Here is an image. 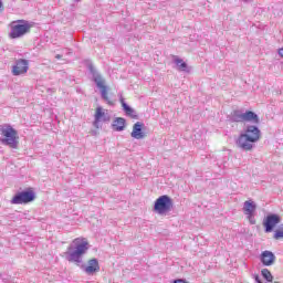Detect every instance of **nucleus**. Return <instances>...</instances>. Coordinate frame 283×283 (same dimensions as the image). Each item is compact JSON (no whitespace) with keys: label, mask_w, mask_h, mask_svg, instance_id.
<instances>
[{"label":"nucleus","mask_w":283,"mask_h":283,"mask_svg":"<svg viewBox=\"0 0 283 283\" xmlns=\"http://www.w3.org/2000/svg\"><path fill=\"white\" fill-rule=\"evenodd\" d=\"M36 199V193L32 190H24L14 195L11 205H30Z\"/></svg>","instance_id":"8"},{"label":"nucleus","mask_w":283,"mask_h":283,"mask_svg":"<svg viewBox=\"0 0 283 283\" xmlns=\"http://www.w3.org/2000/svg\"><path fill=\"white\" fill-rule=\"evenodd\" d=\"M0 277H1L2 282H4V283L10 282V276H8V274H0Z\"/></svg>","instance_id":"21"},{"label":"nucleus","mask_w":283,"mask_h":283,"mask_svg":"<svg viewBox=\"0 0 283 283\" xmlns=\"http://www.w3.org/2000/svg\"><path fill=\"white\" fill-rule=\"evenodd\" d=\"M143 127H145L143 122H136L133 126V132L130 133L132 138H135L136 140H143V138H145Z\"/></svg>","instance_id":"14"},{"label":"nucleus","mask_w":283,"mask_h":283,"mask_svg":"<svg viewBox=\"0 0 283 283\" xmlns=\"http://www.w3.org/2000/svg\"><path fill=\"white\" fill-rule=\"evenodd\" d=\"M174 209V200L171 197L164 195L156 199L154 211L159 216H165V213H169Z\"/></svg>","instance_id":"7"},{"label":"nucleus","mask_w":283,"mask_h":283,"mask_svg":"<svg viewBox=\"0 0 283 283\" xmlns=\"http://www.w3.org/2000/svg\"><path fill=\"white\" fill-rule=\"evenodd\" d=\"M119 102L122 103V107L126 114V116H129L130 118H138V114L132 106L127 105L125 102V98H123V95L119 96Z\"/></svg>","instance_id":"16"},{"label":"nucleus","mask_w":283,"mask_h":283,"mask_svg":"<svg viewBox=\"0 0 283 283\" xmlns=\"http://www.w3.org/2000/svg\"><path fill=\"white\" fill-rule=\"evenodd\" d=\"M109 114L103 111V107L98 106L94 115L93 126L96 129L101 128V123H109Z\"/></svg>","instance_id":"10"},{"label":"nucleus","mask_w":283,"mask_h":283,"mask_svg":"<svg viewBox=\"0 0 283 283\" xmlns=\"http://www.w3.org/2000/svg\"><path fill=\"white\" fill-rule=\"evenodd\" d=\"M255 209H256V206H255V202L253 201H245L243 203V211L245 216H248L251 224H255V220L251 219L253 218V213H255Z\"/></svg>","instance_id":"15"},{"label":"nucleus","mask_w":283,"mask_h":283,"mask_svg":"<svg viewBox=\"0 0 283 283\" xmlns=\"http://www.w3.org/2000/svg\"><path fill=\"white\" fill-rule=\"evenodd\" d=\"M28 70H30V61L25 59H18L12 66L13 76H21L23 74H28Z\"/></svg>","instance_id":"9"},{"label":"nucleus","mask_w":283,"mask_h":283,"mask_svg":"<svg viewBox=\"0 0 283 283\" xmlns=\"http://www.w3.org/2000/svg\"><path fill=\"white\" fill-rule=\"evenodd\" d=\"M254 280L256 283H262V280H260V276L258 274L254 275Z\"/></svg>","instance_id":"22"},{"label":"nucleus","mask_w":283,"mask_h":283,"mask_svg":"<svg viewBox=\"0 0 283 283\" xmlns=\"http://www.w3.org/2000/svg\"><path fill=\"white\" fill-rule=\"evenodd\" d=\"M11 31L9 33L10 39H21V36H25L30 32V22L25 20H17L11 22L10 24Z\"/></svg>","instance_id":"6"},{"label":"nucleus","mask_w":283,"mask_h":283,"mask_svg":"<svg viewBox=\"0 0 283 283\" xmlns=\"http://www.w3.org/2000/svg\"><path fill=\"white\" fill-rule=\"evenodd\" d=\"M274 283H280V282H274Z\"/></svg>","instance_id":"26"},{"label":"nucleus","mask_w":283,"mask_h":283,"mask_svg":"<svg viewBox=\"0 0 283 283\" xmlns=\"http://www.w3.org/2000/svg\"><path fill=\"white\" fill-rule=\"evenodd\" d=\"M230 119L232 123H253L254 125H260V117L252 111H247L245 113L240 109L233 111Z\"/></svg>","instance_id":"4"},{"label":"nucleus","mask_w":283,"mask_h":283,"mask_svg":"<svg viewBox=\"0 0 283 283\" xmlns=\"http://www.w3.org/2000/svg\"><path fill=\"white\" fill-rule=\"evenodd\" d=\"M172 61L175 65H177V70L179 72H189V65H187V62H185L182 59L174 56Z\"/></svg>","instance_id":"18"},{"label":"nucleus","mask_w":283,"mask_h":283,"mask_svg":"<svg viewBox=\"0 0 283 283\" xmlns=\"http://www.w3.org/2000/svg\"><path fill=\"white\" fill-rule=\"evenodd\" d=\"M88 71L92 74L93 82L95 83L96 87L101 92V96L107 105H113L112 99H109V96L107 95L108 87L105 85V77L96 71V67H94V64H88Z\"/></svg>","instance_id":"3"},{"label":"nucleus","mask_w":283,"mask_h":283,"mask_svg":"<svg viewBox=\"0 0 283 283\" xmlns=\"http://www.w3.org/2000/svg\"><path fill=\"white\" fill-rule=\"evenodd\" d=\"M90 250V243L87 241L81 240V238L74 239L73 244L69 245L64 252V258L67 262L81 266L83 264V256Z\"/></svg>","instance_id":"2"},{"label":"nucleus","mask_w":283,"mask_h":283,"mask_svg":"<svg viewBox=\"0 0 283 283\" xmlns=\"http://www.w3.org/2000/svg\"><path fill=\"white\" fill-rule=\"evenodd\" d=\"M127 125V120L123 117H116L113 120L112 128L114 132H125V127Z\"/></svg>","instance_id":"17"},{"label":"nucleus","mask_w":283,"mask_h":283,"mask_svg":"<svg viewBox=\"0 0 283 283\" xmlns=\"http://www.w3.org/2000/svg\"><path fill=\"white\" fill-rule=\"evenodd\" d=\"M1 135L3 138L0 139L1 145L11 147V149H17L19 147V137L18 133L12 126H7L1 129Z\"/></svg>","instance_id":"5"},{"label":"nucleus","mask_w":283,"mask_h":283,"mask_svg":"<svg viewBox=\"0 0 283 283\" xmlns=\"http://www.w3.org/2000/svg\"><path fill=\"white\" fill-rule=\"evenodd\" d=\"M3 8V1L0 0V11Z\"/></svg>","instance_id":"24"},{"label":"nucleus","mask_w":283,"mask_h":283,"mask_svg":"<svg viewBox=\"0 0 283 283\" xmlns=\"http://www.w3.org/2000/svg\"><path fill=\"white\" fill-rule=\"evenodd\" d=\"M55 59H61V54L55 55Z\"/></svg>","instance_id":"25"},{"label":"nucleus","mask_w":283,"mask_h":283,"mask_svg":"<svg viewBox=\"0 0 283 283\" xmlns=\"http://www.w3.org/2000/svg\"><path fill=\"white\" fill-rule=\"evenodd\" d=\"M81 269L86 275H94L101 271V264H98V259H91L87 261V265H82Z\"/></svg>","instance_id":"12"},{"label":"nucleus","mask_w":283,"mask_h":283,"mask_svg":"<svg viewBox=\"0 0 283 283\" xmlns=\"http://www.w3.org/2000/svg\"><path fill=\"white\" fill-rule=\"evenodd\" d=\"M261 275L268 282H273V274H271V271H269V269H262Z\"/></svg>","instance_id":"19"},{"label":"nucleus","mask_w":283,"mask_h":283,"mask_svg":"<svg viewBox=\"0 0 283 283\" xmlns=\"http://www.w3.org/2000/svg\"><path fill=\"white\" fill-rule=\"evenodd\" d=\"M277 53H279V56H281V59H283V48L279 49Z\"/></svg>","instance_id":"23"},{"label":"nucleus","mask_w":283,"mask_h":283,"mask_svg":"<svg viewBox=\"0 0 283 283\" xmlns=\"http://www.w3.org/2000/svg\"><path fill=\"white\" fill-rule=\"evenodd\" d=\"M262 132L255 125H248L235 140V145L241 151H251L255 148V143L260 140Z\"/></svg>","instance_id":"1"},{"label":"nucleus","mask_w":283,"mask_h":283,"mask_svg":"<svg viewBox=\"0 0 283 283\" xmlns=\"http://www.w3.org/2000/svg\"><path fill=\"white\" fill-rule=\"evenodd\" d=\"M280 222H282V218L280 217V214H268L265 220L263 221L265 233H271L273 229H275V226L280 224Z\"/></svg>","instance_id":"11"},{"label":"nucleus","mask_w":283,"mask_h":283,"mask_svg":"<svg viewBox=\"0 0 283 283\" xmlns=\"http://www.w3.org/2000/svg\"><path fill=\"white\" fill-rule=\"evenodd\" d=\"M260 261L263 266H273L275 264V254L269 250L261 253Z\"/></svg>","instance_id":"13"},{"label":"nucleus","mask_w":283,"mask_h":283,"mask_svg":"<svg viewBox=\"0 0 283 283\" xmlns=\"http://www.w3.org/2000/svg\"><path fill=\"white\" fill-rule=\"evenodd\" d=\"M280 238H283V230H276L274 232V240H280Z\"/></svg>","instance_id":"20"}]
</instances>
